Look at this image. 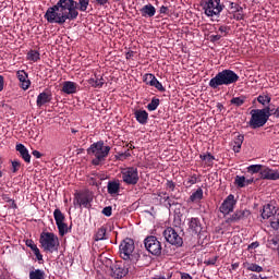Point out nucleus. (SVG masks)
I'll return each instance as SVG.
<instances>
[{"label":"nucleus","instance_id":"nucleus-1","mask_svg":"<svg viewBox=\"0 0 279 279\" xmlns=\"http://www.w3.org/2000/svg\"><path fill=\"white\" fill-rule=\"evenodd\" d=\"M88 5L90 0H59L47 9L44 19L51 24L64 25L66 21H76L80 12H86Z\"/></svg>","mask_w":279,"mask_h":279},{"label":"nucleus","instance_id":"nucleus-2","mask_svg":"<svg viewBox=\"0 0 279 279\" xmlns=\"http://www.w3.org/2000/svg\"><path fill=\"white\" fill-rule=\"evenodd\" d=\"M239 80V74L232 70L226 69L221 72H218L215 77L210 78L208 86L209 88H213V90H217V88L220 86H230L232 84H236Z\"/></svg>","mask_w":279,"mask_h":279},{"label":"nucleus","instance_id":"nucleus-3","mask_svg":"<svg viewBox=\"0 0 279 279\" xmlns=\"http://www.w3.org/2000/svg\"><path fill=\"white\" fill-rule=\"evenodd\" d=\"M110 146H106L104 141H98L90 145V147L87 148V155L94 156V159L92 160V165L94 167H99L106 158H108L110 154Z\"/></svg>","mask_w":279,"mask_h":279},{"label":"nucleus","instance_id":"nucleus-4","mask_svg":"<svg viewBox=\"0 0 279 279\" xmlns=\"http://www.w3.org/2000/svg\"><path fill=\"white\" fill-rule=\"evenodd\" d=\"M135 248L136 246L134 245V240L130 238L124 239L119 246L120 257L123 260H128L129 263L136 265L141 258V255L138 253H134Z\"/></svg>","mask_w":279,"mask_h":279},{"label":"nucleus","instance_id":"nucleus-5","mask_svg":"<svg viewBox=\"0 0 279 279\" xmlns=\"http://www.w3.org/2000/svg\"><path fill=\"white\" fill-rule=\"evenodd\" d=\"M39 243L44 252L53 254L60 248V239L53 232H41L39 236Z\"/></svg>","mask_w":279,"mask_h":279},{"label":"nucleus","instance_id":"nucleus-6","mask_svg":"<svg viewBox=\"0 0 279 279\" xmlns=\"http://www.w3.org/2000/svg\"><path fill=\"white\" fill-rule=\"evenodd\" d=\"M201 5L206 16H219L223 12L226 5L221 3V0H202Z\"/></svg>","mask_w":279,"mask_h":279},{"label":"nucleus","instance_id":"nucleus-7","mask_svg":"<svg viewBox=\"0 0 279 279\" xmlns=\"http://www.w3.org/2000/svg\"><path fill=\"white\" fill-rule=\"evenodd\" d=\"M130 265H134V264L125 259L116 262L111 266V278H114V279L125 278V276L130 274V270L132 269Z\"/></svg>","mask_w":279,"mask_h":279},{"label":"nucleus","instance_id":"nucleus-8","mask_svg":"<svg viewBox=\"0 0 279 279\" xmlns=\"http://www.w3.org/2000/svg\"><path fill=\"white\" fill-rule=\"evenodd\" d=\"M267 121H269V118L265 114V111H262L260 109L251 110V119L248 121V125L252 128V130L264 128Z\"/></svg>","mask_w":279,"mask_h":279},{"label":"nucleus","instance_id":"nucleus-9","mask_svg":"<svg viewBox=\"0 0 279 279\" xmlns=\"http://www.w3.org/2000/svg\"><path fill=\"white\" fill-rule=\"evenodd\" d=\"M121 178L124 184H128L129 186H136V184H138V180H141V178L138 177V168H123L121 170Z\"/></svg>","mask_w":279,"mask_h":279},{"label":"nucleus","instance_id":"nucleus-10","mask_svg":"<svg viewBox=\"0 0 279 279\" xmlns=\"http://www.w3.org/2000/svg\"><path fill=\"white\" fill-rule=\"evenodd\" d=\"M144 247L153 256H160L162 254V244L158 241V238L155 235H148L144 240Z\"/></svg>","mask_w":279,"mask_h":279},{"label":"nucleus","instance_id":"nucleus-11","mask_svg":"<svg viewBox=\"0 0 279 279\" xmlns=\"http://www.w3.org/2000/svg\"><path fill=\"white\" fill-rule=\"evenodd\" d=\"M162 234L167 243H170V245H173L174 247H182V245H184V240L172 227L166 228Z\"/></svg>","mask_w":279,"mask_h":279},{"label":"nucleus","instance_id":"nucleus-12","mask_svg":"<svg viewBox=\"0 0 279 279\" xmlns=\"http://www.w3.org/2000/svg\"><path fill=\"white\" fill-rule=\"evenodd\" d=\"M53 218H54L59 234L61 236L69 234V226L64 222L66 218L64 217V214H62V210H60L59 208L54 209Z\"/></svg>","mask_w":279,"mask_h":279},{"label":"nucleus","instance_id":"nucleus-13","mask_svg":"<svg viewBox=\"0 0 279 279\" xmlns=\"http://www.w3.org/2000/svg\"><path fill=\"white\" fill-rule=\"evenodd\" d=\"M234 206H236V199H234V195L230 194L226 197L222 204L219 207V211L222 215H230V213L234 211Z\"/></svg>","mask_w":279,"mask_h":279},{"label":"nucleus","instance_id":"nucleus-14","mask_svg":"<svg viewBox=\"0 0 279 279\" xmlns=\"http://www.w3.org/2000/svg\"><path fill=\"white\" fill-rule=\"evenodd\" d=\"M252 215L250 209H240L235 210L233 215L227 218L226 223H239V221H244V219H248Z\"/></svg>","mask_w":279,"mask_h":279},{"label":"nucleus","instance_id":"nucleus-15","mask_svg":"<svg viewBox=\"0 0 279 279\" xmlns=\"http://www.w3.org/2000/svg\"><path fill=\"white\" fill-rule=\"evenodd\" d=\"M16 77L20 82V88H22V90H28L29 86H32V81H29V74L25 72V70H19L16 72Z\"/></svg>","mask_w":279,"mask_h":279},{"label":"nucleus","instance_id":"nucleus-16","mask_svg":"<svg viewBox=\"0 0 279 279\" xmlns=\"http://www.w3.org/2000/svg\"><path fill=\"white\" fill-rule=\"evenodd\" d=\"M51 99H53V95L51 90L45 89L37 96L36 106L37 108H43L46 104H51Z\"/></svg>","mask_w":279,"mask_h":279},{"label":"nucleus","instance_id":"nucleus-17","mask_svg":"<svg viewBox=\"0 0 279 279\" xmlns=\"http://www.w3.org/2000/svg\"><path fill=\"white\" fill-rule=\"evenodd\" d=\"M92 199L88 197V195H84L82 193H75L74 194V206H80V208H88L90 206Z\"/></svg>","mask_w":279,"mask_h":279},{"label":"nucleus","instance_id":"nucleus-18","mask_svg":"<svg viewBox=\"0 0 279 279\" xmlns=\"http://www.w3.org/2000/svg\"><path fill=\"white\" fill-rule=\"evenodd\" d=\"M187 226L192 234H202L203 227H202V220H199V218L187 219Z\"/></svg>","mask_w":279,"mask_h":279},{"label":"nucleus","instance_id":"nucleus-19","mask_svg":"<svg viewBox=\"0 0 279 279\" xmlns=\"http://www.w3.org/2000/svg\"><path fill=\"white\" fill-rule=\"evenodd\" d=\"M260 180H279V170H274L270 168H264L260 171Z\"/></svg>","mask_w":279,"mask_h":279},{"label":"nucleus","instance_id":"nucleus-20","mask_svg":"<svg viewBox=\"0 0 279 279\" xmlns=\"http://www.w3.org/2000/svg\"><path fill=\"white\" fill-rule=\"evenodd\" d=\"M134 117L140 125H147L149 121V113L143 109L135 110Z\"/></svg>","mask_w":279,"mask_h":279},{"label":"nucleus","instance_id":"nucleus-21","mask_svg":"<svg viewBox=\"0 0 279 279\" xmlns=\"http://www.w3.org/2000/svg\"><path fill=\"white\" fill-rule=\"evenodd\" d=\"M77 88H80V85L75 82L65 81L62 86V93L65 95H75L77 93Z\"/></svg>","mask_w":279,"mask_h":279},{"label":"nucleus","instance_id":"nucleus-22","mask_svg":"<svg viewBox=\"0 0 279 279\" xmlns=\"http://www.w3.org/2000/svg\"><path fill=\"white\" fill-rule=\"evenodd\" d=\"M16 151H19L21 158L27 163L32 162V155H29V150L23 144H16L15 146Z\"/></svg>","mask_w":279,"mask_h":279},{"label":"nucleus","instance_id":"nucleus-23","mask_svg":"<svg viewBox=\"0 0 279 279\" xmlns=\"http://www.w3.org/2000/svg\"><path fill=\"white\" fill-rule=\"evenodd\" d=\"M142 16L145 19H151L153 16H156V7L153 5L151 3L145 4L141 10H140Z\"/></svg>","mask_w":279,"mask_h":279},{"label":"nucleus","instance_id":"nucleus-24","mask_svg":"<svg viewBox=\"0 0 279 279\" xmlns=\"http://www.w3.org/2000/svg\"><path fill=\"white\" fill-rule=\"evenodd\" d=\"M119 191H121V183L119 181H109L107 184V192L109 195H119Z\"/></svg>","mask_w":279,"mask_h":279},{"label":"nucleus","instance_id":"nucleus-25","mask_svg":"<svg viewBox=\"0 0 279 279\" xmlns=\"http://www.w3.org/2000/svg\"><path fill=\"white\" fill-rule=\"evenodd\" d=\"M274 215H276V207L272 206L271 204L264 205L262 211V219H269Z\"/></svg>","mask_w":279,"mask_h":279},{"label":"nucleus","instance_id":"nucleus-26","mask_svg":"<svg viewBox=\"0 0 279 279\" xmlns=\"http://www.w3.org/2000/svg\"><path fill=\"white\" fill-rule=\"evenodd\" d=\"M87 82L92 88H102L105 84L104 77L97 76V74H95V77H90Z\"/></svg>","mask_w":279,"mask_h":279},{"label":"nucleus","instance_id":"nucleus-27","mask_svg":"<svg viewBox=\"0 0 279 279\" xmlns=\"http://www.w3.org/2000/svg\"><path fill=\"white\" fill-rule=\"evenodd\" d=\"M29 279H47V274L45 270L37 268L29 271Z\"/></svg>","mask_w":279,"mask_h":279},{"label":"nucleus","instance_id":"nucleus-28","mask_svg":"<svg viewBox=\"0 0 279 279\" xmlns=\"http://www.w3.org/2000/svg\"><path fill=\"white\" fill-rule=\"evenodd\" d=\"M243 141H245V136L243 134H239L238 136H235L233 143V151L235 154H239L241 151V147L243 145Z\"/></svg>","mask_w":279,"mask_h":279},{"label":"nucleus","instance_id":"nucleus-29","mask_svg":"<svg viewBox=\"0 0 279 279\" xmlns=\"http://www.w3.org/2000/svg\"><path fill=\"white\" fill-rule=\"evenodd\" d=\"M162 195L159 194V197L160 202H162L166 208H171V206H175V201L171 199V197L167 195V192L162 193Z\"/></svg>","mask_w":279,"mask_h":279},{"label":"nucleus","instance_id":"nucleus-30","mask_svg":"<svg viewBox=\"0 0 279 279\" xmlns=\"http://www.w3.org/2000/svg\"><path fill=\"white\" fill-rule=\"evenodd\" d=\"M202 199H204V190H202V187H198L190 196V202L197 203V202H202Z\"/></svg>","mask_w":279,"mask_h":279},{"label":"nucleus","instance_id":"nucleus-31","mask_svg":"<svg viewBox=\"0 0 279 279\" xmlns=\"http://www.w3.org/2000/svg\"><path fill=\"white\" fill-rule=\"evenodd\" d=\"M108 228H106L105 226L100 227L95 234V241H106V239H108L106 236Z\"/></svg>","mask_w":279,"mask_h":279},{"label":"nucleus","instance_id":"nucleus-32","mask_svg":"<svg viewBox=\"0 0 279 279\" xmlns=\"http://www.w3.org/2000/svg\"><path fill=\"white\" fill-rule=\"evenodd\" d=\"M247 97L242 95V96H239V97H233L231 100H230V104L231 106H235V108H241V106H243V104H245Z\"/></svg>","mask_w":279,"mask_h":279},{"label":"nucleus","instance_id":"nucleus-33","mask_svg":"<svg viewBox=\"0 0 279 279\" xmlns=\"http://www.w3.org/2000/svg\"><path fill=\"white\" fill-rule=\"evenodd\" d=\"M158 106H160V99L157 97H153L146 108L149 112H154L155 110H158Z\"/></svg>","mask_w":279,"mask_h":279},{"label":"nucleus","instance_id":"nucleus-34","mask_svg":"<svg viewBox=\"0 0 279 279\" xmlns=\"http://www.w3.org/2000/svg\"><path fill=\"white\" fill-rule=\"evenodd\" d=\"M234 184L238 189H245L246 185V178L244 175H235Z\"/></svg>","mask_w":279,"mask_h":279},{"label":"nucleus","instance_id":"nucleus-35","mask_svg":"<svg viewBox=\"0 0 279 279\" xmlns=\"http://www.w3.org/2000/svg\"><path fill=\"white\" fill-rule=\"evenodd\" d=\"M26 58L31 62H38L40 60V52L38 50H31L27 52Z\"/></svg>","mask_w":279,"mask_h":279},{"label":"nucleus","instance_id":"nucleus-36","mask_svg":"<svg viewBox=\"0 0 279 279\" xmlns=\"http://www.w3.org/2000/svg\"><path fill=\"white\" fill-rule=\"evenodd\" d=\"M197 182H199V178L197 177V174H191L184 182V185L186 186V189H191V186H193V184H197Z\"/></svg>","mask_w":279,"mask_h":279},{"label":"nucleus","instance_id":"nucleus-37","mask_svg":"<svg viewBox=\"0 0 279 279\" xmlns=\"http://www.w3.org/2000/svg\"><path fill=\"white\" fill-rule=\"evenodd\" d=\"M257 101L262 106H269L271 104V96H269V95H259L257 97Z\"/></svg>","mask_w":279,"mask_h":279},{"label":"nucleus","instance_id":"nucleus-38","mask_svg":"<svg viewBox=\"0 0 279 279\" xmlns=\"http://www.w3.org/2000/svg\"><path fill=\"white\" fill-rule=\"evenodd\" d=\"M199 158L206 162L207 167H213L215 156H213L210 153H207L206 155H199Z\"/></svg>","mask_w":279,"mask_h":279},{"label":"nucleus","instance_id":"nucleus-39","mask_svg":"<svg viewBox=\"0 0 279 279\" xmlns=\"http://www.w3.org/2000/svg\"><path fill=\"white\" fill-rule=\"evenodd\" d=\"M246 269L247 271H255V274H260L263 271V266L254 263H248L246 264Z\"/></svg>","mask_w":279,"mask_h":279},{"label":"nucleus","instance_id":"nucleus-40","mask_svg":"<svg viewBox=\"0 0 279 279\" xmlns=\"http://www.w3.org/2000/svg\"><path fill=\"white\" fill-rule=\"evenodd\" d=\"M270 227L272 228V230H279V214H275L270 218Z\"/></svg>","mask_w":279,"mask_h":279},{"label":"nucleus","instance_id":"nucleus-41","mask_svg":"<svg viewBox=\"0 0 279 279\" xmlns=\"http://www.w3.org/2000/svg\"><path fill=\"white\" fill-rule=\"evenodd\" d=\"M268 245L269 247H272V250H276V247L279 250V238L278 236L268 238Z\"/></svg>","mask_w":279,"mask_h":279},{"label":"nucleus","instance_id":"nucleus-42","mask_svg":"<svg viewBox=\"0 0 279 279\" xmlns=\"http://www.w3.org/2000/svg\"><path fill=\"white\" fill-rule=\"evenodd\" d=\"M156 80V75L148 73L143 76V82L147 84V86H151L154 81Z\"/></svg>","mask_w":279,"mask_h":279},{"label":"nucleus","instance_id":"nucleus-43","mask_svg":"<svg viewBox=\"0 0 279 279\" xmlns=\"http://www.w3.org/2000/svg\"><path fill=\"white\" fill-rule=\"evenodd\" d=\"M132 156V154L130 153V149H128L124 153H118L116 155V160H121L123 162V160H128V158H130Z\"/></svg>","mask_w":279,"mask_h":279},{"label":"nucleus","instance_id":"nucleus-44","mask_svg":"<svg viewBox=\"0 0 279 279\" xmlns=\"http://www.w3.org/2000/svg\"><path fill=\"white\" fill-rule=\"evenodd\" d=\"M248 173H260L263 171V165H251L247 167Z\"/></svg>","mask_w":279,"mask_h":279},{"label":"nucleus","instance_id":"nucleus-45","mask_svg":"<svg viewBox=\"0 0 279 279\" xmlns=\"http://www.w3.org/2000/svg\"><path fill=\"white\" fill-rule=\"evenodd\" d=\"M154 88H157V90H159V93H165L167 90V88H165V86H162V83H160V81H158V78H155V81H153V84L150 85Z\"/></svg>","mask_w":279,"mask_h":279},{"label":"nucleus","instance_id":"nucleus-46","mask_svg":"<svg viewBox=\"0 0 279 279\" xmlns=\"http://www.w3.org/2000/svg\"><path fill=\"white\" fill-rule=\"evenodd\" d=\"M265 108L260 109L262 112L269 119V117H274V112L276 109L271 108L270 106H264Z\"/></svg>","mask_w":279,"mask_h":279},{"label":"nucleus","instance_id":"nucleus-47","mask_svg":"<svg viewBox=\"0 0 279 279\" xmlns=\"http://www.w3.org/2000/svg\"><path fill=\"white\" fill-rule=\"evenodd\" d=\"M230 10H233L234 13L236 12H243V7H241L239 3L235 2H229Z\"/></svg>","mask_w":279,"mask_h":279},{"label":"nucleus","instance_id":"nucleus-48","mask_svg":"<svg viewBox=\"0 0 279 279\" xmlns=\"http://www.w3.org/2000/svg\"><path fill=\"white\" fill-rule=\"evenodd\" d=\"M218 32H220V34H223V36H228V34H230V26L221 25L219 26Z\"/></svg>","mask_w":279,"mask_h":279},{"label":"nucleus","instance_id":"nucleus-49","mask_svg":"<svg viewBox=\"0 0 279 279\" xmlns=\"http://www.w3.org/2000/svg\"><path fill=\"white\" fill-rule=\"evenodd\" d=\"M101 213L105 215V217H112V206L105 207Z\"/></svg>","mask_w":279,"mask_h":279},{"label":"nucleus","instance_id":"nucleus-50","mask_svg":"<svg viewBox=\"0 0 279 279\" xmlns=\"http://www.w3.org/2000/svg\"><path fill=\"white\" fill-rule=\"evenodd\" d=\"M19 169H21V161H19V160L12 161V171H13V173H16V171H19Z\"/></svg>","mask_w":279,"mask_h":279},{"label":"nucleus","instance_id":"nucleus-51","mask_svg":"<svg viewBox=\"0 0 279 279\" xmlns=\"http://www.w3.org/2000/svg\"><path fill=\"white\" fill-rule=\"evenodd\" d=\"M233 19H235V21H244L245 19V14L242 12H235L233 14Z\"/></svg>","mask_w":279,"mask_h":279},{"label":"nucleus","instance_id":"nucleus-52","mask_svg":"<svg viewBox=\"0 0 279 279\" xmlns=\"http://www.w3.org/2000/svg\"><path fill=\"white\" fill-rule=\"evenodd\" d=\"M26 247H29L32 250V252H34V250L37 248L38 245H36V243H34V240H26Z\"/></svg>","mask_w":279,"mask_h":279},{"label":"nucleus","instance_id":"nucleus-53","mask_svg":"<svg viewBox=\"0 0 279 279\" xmlns=\"http://www.w3.org/2000/svg\"><path fill=\"white\" fill-rule=\"evenodd\" d=\"M33 253L39 263L44 260L43 255L40 254V248L37 247V248L33 250Z\"/></svg>","mask_w":279,"mask_h":279},{"label":"nucleus","instance_id":"nucleus-54","mask_svg":"<svg viewBox=\"0 0 279 279\" xmlns=\"http://www.w3.org/2000/svg\"><path fill=\"white\" fill-rule=\"evenodd\" d=\"M172 275L171 274H167V275H156L155 277H151V279H171Z\"/></svg>","mask_w":279,"mask_h":279},{"label":"nucleus","instance_id":"nucleus-55","mask_svg":"<svg viewBox=\"0 0 279 279\" xmlns=\"http://www.w3.org/2000/svg\"><path fill=\"white\" fill-rule=\"evenodd\" d=\"M167 189H169L170 191H175V182L171 181V180H167L166 183Z\"/></svg>","mask_w":279,"mask_h":279},{"label":"nucleus","instance_id":"nucleus-56","mask_svg":"<svg viewBox=\"0 0 279 279\" xmlns=\"http://www.w3.org/2000/svg\"><path fill=\"white\" fill-rule=\"evenodd\" d=\"M209 40L210 43H219V40H221V35H210Z\"/></svg>","mask_w":279,"mask_h":279},{"label":"nucleus","instance_id":"nucleus-57","mask_svg":"<svg viewBox=\"0 0 279 279\" xmlns=\"http://www.w3.org/2000/svg\"><path fill=\"white\" fill-rule=\"evenodd\" d=\"M96 5H100L101 8H106L107 3H110V0H94Z\"/></svg>","mask_w":279,"mask_h":279},{"label":"nucleus","instance_id":"nucleus-58","mask_svg":"<svg viewBox=\"0 0 279 279\" xmlns=\"http://www.w3.org/2000/svg\"><path fill=\"white\" fill-rule=\"evenodd\" d=\"M260 243H258V241L256 242H252L248 246H247V250L248 252L252 251V250H256V247H259Z\"/></svg>","mask_w":279,"mask_h":279},{"label":"nucleus","instance_id":"nucleus-59","mask_svg":"<svg viewBox=\"0 0 279 279\" xmlns=\"http://www.w3.org/2000/svg\"><path fill=\"white\" fill-rule=\"evenodd\" d=\"M102 265H105V267H112V259L105 257L102 259Z\"/></svg>","mask_w":279,"mask_h":279},{"label":"nucleus","instance_id":"nucleus-60","mask_svg":"<svg viewBox=\"0 0 279 279\" xmlns=\"http://www.w3.org/2000/svg\"><path fill=\"white\" fill-rule=\"evenodd\" d=\"M159 14H169V8L168 7H160Z\"/></svg>","mask_w":279,"mask_h":279},{"label":"nucleus","instance_id":"nucleus-61","mask_svg":"<svg viewBox=\"0 0 279 279\" xmlns=\"http://www.w3.org/2000/svg\"><path fill=\"white\" fill-rule=\"evenodd\" d=\"M32 155L35 157V158H43V154L38 150H33L32 151Z\"/></svg>","mask_w":279,"mask_h":279},{"label":"nucleus","instance_id":"nucleus-62","mask_svg":"<svg viewBox=\"0 0 279 279\" xmlns=\"http://www.w3.org/2000/svg\"><path fill=\"white\" fill-rule=\"evenodd\" d=\"M4 84H5V80H4L3 75H0V93H1V90H3Z\"/></svg>","mask_w":279,"mask_h":279},{"label":"nucleus","instance_id":"nucleus-63","mask_svg":"<svg viewBox=\"0 0 279 279\" xmlns=\"http://www.w3.org/2000/svg\"><path fill=\"white\" fill-rule=\"evenodd\" d=\"M181 279H193V277L189 272H181Z\"/></svg>","mask_w":279,"mask_h":279},{"label":"nucleus","instance_id":"nucleus-64","mask_svg":"<svg viewBox=\"0 0 279 279\" xmlns=\"http://www.w3.org/2000/svg\"><path fill=\"white\" fill-rule=\"evenodd\" d=\"M274 117H275L276 119H279V106L275 109V111H274Z\"/></svg>","mask_w":279,"mask_h":279}]
</instances>
